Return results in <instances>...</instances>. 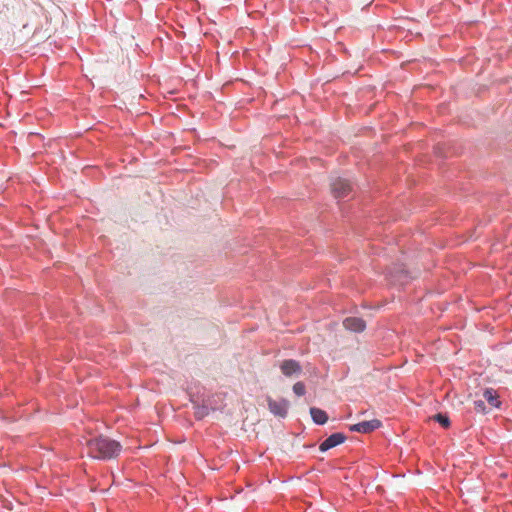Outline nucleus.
Wrapping results in <instances>:
<instances>
[{"label": "nucleus", "mask_w": 512, "mask_h": 512, "mask_svg": "<svg viewBox=\"0 0 512 512\" xmlns=\"http://www.w3.org/2000/svg\"><path fill=\"white\" fill-rule=\"evenodd\" d=\"M331 192L337 199H345L353 192L352 184L345 178L333 177L331 179Z\"/></svg>", "instance_id": "nucleus-2"}, {"label": "nucleus", "mask_w": 512, "mask_h": 512, "mask_svg": "<svg viewBox=\"0 0 512 512\" xmlns=\"http://www.w3.org/2000/svg\"><path fill=\"white\" fill-rule=\"evenodd\" d=\"M343 325L347 330L352 332H363L366 328V322L359 317H347L343 321Z\"/></svg>", "instance_id": "nucleus-7"}, {"label": "nucleus", "mask_w": 512, "mask_h": 512, "mask_svg": "<svg viewBox=\"0 0 512 512\" xmlns=\"http://www.w3.org/2000/svg\"><path fill=\"white\" fill-rule=\"evenodd\" d=\"M269 411L276 417L285 418L288 413L290 403L288 400L282 398L274 400L270 396L266 398Z\"/></svg>", "instance_id": "nucleus-3"}, {"label": "nucleus", "mask_w": 512, "mask_h": 512, "mask_svg": "<svg viewBox=\"0 0 512 512\" xmlns=\"http://www.w3.org/2000/svg\"><path fill=\"white\" fill-rule=\"evenodd\" d=\"M381 421L378 419H373L369 421H363L357 424H353L350 426V430L353 432L359 433H370L381 426Z\"/></svg>", "instance_id": "nucleus-5"}, {"label": "nucleus", "mask_w": 512, "mask_h": 512, "mask_svg": "<svg viewBox=\"0 0 512 512\" xmlns=\"http://www.w3.org/2000/svg\"><path fill=\"white\" fill-rule=\"evenodd\" d=\"M310 415L312 417V420L317 425H324L328 420L327 413L317 407H311L310 408Z\"/></svg>", "instance_id": "nucleus-8"}, {"label": "nucleus", "mask_w": 512, "mask_h": 512, "mask_svg": "<svg viewBox=\"0 0 512 512\" xmlns=\"http://www.w3.org/2000/svg\"><path fill=\"white\" fill-rule=\"evenodd\" d=\"M433 419L444 428H448L450 426V419L446 414L438 413L433 416Z\"/></svg>", "instance_id": "nucleus-11"}, {"label": "nucleus", "mask_w": 512, "mask_h": 512, "mask_svg": "<svg viewBox=\"0 0 512 512\" xmlns=\"http://www.w3.org/2000/svg\"><path fill=\"white\" fill-rule=\"evenodd\" d=\"M86 445L89 455L99 460L112 459L121 451L119 442L102 435L87 440Z\"/></svg>", "instance_id": "nucleus-1"}, {"label": "nucleus", "mask_w": 512, "mask_h": 512, "mask_svg": "<svg viewBox=\"0 0 512 512\" xmlns=\"http://www.w3.org/2000/svg\"><path fill=\"white\" fill-rule=\"evenodd\" d=\"M345 440L346 436L343 433H333L320 444L319 450L321 452H326L329 449L334 448L339 444H342Z\"/></svg>", "instance_id": "nucleus-6"}, {"label": "nucleus", "mask_w": 512, "mask_h": 512, "mask_svg": "<svg viewBox=\"0 0 512 512\" xmlns=\"http://www.w3.org/2000/svg\"><path fill=\"white\" fill-rule=\"evenodd\" d=\"M194 416L196 419L201 420L209 414L210 404L208 401H204L203 404L194 406Z\"/></svg>", "instance_id": "nucleus-9"}, {"label": "nucleus", "mask_w": 512, "mask_h": 512, "mask_svg": "<svg viewBox=\"0 0 512 512\" xmlns=\"http://www.w3.org/2000/svg\"><path fill=\"white\" fill-rule=\"evenodd\" d=\"M474 409L480 413H487L484 400H475L474 401Z\"/></svg>", "instance_id": "nucleus-13"}, {"label": "nucleus", "mask_w": 512, "mask_h": 512, "mask_svg": "<svg viewBox=\"0 0 512 512\" xmlns=\"http://www.w3.org/2000/svg\"><path fill=\"white\" fill-rule=\"evenodd\" d=\"M279 368L286 377L298 376L302 372L300 363L294 359L283 360Z\"/></svg>", "instance_id": "nucleus-4"}, {"label": "nucleus", "mask_w": 512, "mask_h": 512, "mask_svg": "<svg viewBox=\"0 0 512 512\" xmlns=\"http://www.w3.org/2000/svg\"><path fill=\"white\" fill-rule=\"evenodd\" d=\"M484 399L491 405V407H499L500 401L498 400V396L492 388L485 389L483 393Z\"/></svg>", "instance_id": "nucleus-10"}, {"label": "nucleus", "mask_w": 512, "mask_h": 512, "mask_svg": "<svg viewBox=\"0 0 512 512\" xmlns=\"http://www.w3.org/2000/svg\"><path fill=\"white\" fill-rule=\"evenodd\" d=\"M293 392L297 395V396H303L305 393H306V388H305V385L303 382H296L294 385H293Z\"/></svg>", "instance_id": "nucleus-12"}]
</instances>
